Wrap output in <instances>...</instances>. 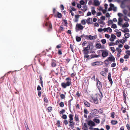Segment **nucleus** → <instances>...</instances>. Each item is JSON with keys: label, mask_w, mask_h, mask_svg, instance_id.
<instances>
[{"label": "nucleus", "mask_w": 130, "mask_h": 130, "mask_svg": "<svg viewBox=\"0 0 130 130\" xmlns=\"http://www.w3.org/2000/svg\"><path fill=\"white\" fill-rule=\"evenodd\" d=\"M66 82H63L61 83L62 87L63 88H66L67 87L69 86L72 84L71 79L69 77H67L65 79Z\"/></svg>", "instance_id": "obj_1"}, {"label": "nucleus", "mask_w": 130, "mask_h": 130, "mask_svg": "<svg viewBox=\"0 0 130 130\" xmlns=\"http://www.w3.org/2000/svg\"><path fill=\"white\" fill-rule=\"evenodd\" d=\"M130 2V0H123L121 2V7L123 8H124Z\"/></svg>", "instance_id": "obj_2"}, {"label": "nucleus", "mask_w": 130, "mask_h": 130, "mask_svg": "<svg viewBox=\"0 0 130 130\" xmlns=\"http://www.w3.org/2000/svg\"><path fill=\"white\" fill-rule=\"evenodd\" d=\"M99 52H102V55L103 57H106L108 55V51L106 50H101L99 51Z\"/></svg>", "instance_id": "obj_3"}, {"label": "nucleus", "mask_w": 130, "mask_h": 130, "mask_svg": "<svg viewBox=\"0 0 130 130\" xmlns=\"http://www.w3.org/2000/svg\"><path fill=\"white\" fill-rule=\"evenodd\" d=\"M97 86L98 89L99 90L102 96V92L100 91V89L102 87V84L101 82L98 79H96Z\"/></svg>", "instance_id": "obj_4"}, {"label": "nucleus", "mask_w": 130, "mask_h": 130, "mask_svg": "<svg viewBox=\"0 0 130 130\" xmlns=\"http://www.w3.org/2000/svg\"><path fill=\"white\" fill-rule=\"evenodd\" d=\"M84 28L83 26L80 24H77L76 26V32L78 31L79 30H82Z\"/></svg>", "instance_id": "obj_5"}, {"label": "nucleus", "mask_w": 130, "mask_h": 130, "mask_svg": "<svg viewBox=\"0 0 130 130\" xmlns=\"http://www.w3.org/2000/svg\"><path fill=\"white\" fill-rule=\"evenodd\" d=\"M93 100L94 102L96 104H97L98 102V95L96 94H95L92 97Z\"/></svg>", "instance_id": "obj_6"}, {"label": "nucleus", "mask_w": 130, "mask_h": 130, "mask_svg": "<svg viewBox=\"0 0 130 130\" xmlns=\"http://www.w3.org/2000/svg\"><path fill=\"white\" fill-rule=\"evenodd\" d=\"M108 79L111 85H112L113 83V82L111 77V74L109 72L108 76Z\"/></svg>", "instance_id": "obj_7"}, {"label": "nucleus", "mask_w": 130, "mask_h": 130, "mask_svg": "<svg viewBox=\"0 0 130 130\" xmlns=\"http://www.w3.org/2000/svg\"><path fill=\"white\" fill-rule=\"evenodd\" d=\"M87 46L90 50H92L93 48V44L92 42L89 43Z\"/></svg>", "instance_id": "obj_8"}, {"label": "nucleus", "mask_w": 130, "mask_h": 130, "mask_svg": "<svg viewBox=\"0 0 130 130\" xmlns=\"http://www.w3.org/2000/svg\"><path fill=\"white\" fill-rule=\"evenodd\" d=\"M116 36L113 34H112L111 35V37L110 38V40L112 42L113 41L116 39Z\"/></svg>", "instance_id": "obj_9"}, {"label": "nucleus", "mask_w": 130, "mask_h": 130, "mask_svg": "<svg viewBox=\"0 0 130 130\" xmlns=\"http://www.w3.org/2000/svg\"><path fill=\"white\" fill-rule=\"evenodd\" d=\"M88 124L89 125L91 126H94L95 124V123L93 121L90 120L88 122Z\"/></svg>", "instance_id": "obj_10"}, {"label": "nucleus", "mask_w": 130, "mask_h": 130, "mask_svg": "<svg viewBox=\"0 0 130 130\" xmlns=\"http://www.w3.org/2000/svg\"><path fill=\"white\" fill-rule=\"evenodd\" d=\"M109 6L110 7H112V10H113L114 12H116L117 10V8L116 7H115L113 4H110Z\"/></svg>", "instance_id": "obj_11"}, {"label": "nucleus", "mask_w": 130, "mask_h": 130, "mask_svg": "<svg viewBox=\"0 0 130 130\" xmlns=\"http://www.w3.org/2000/svg\"><path fill=\"white\" fill-rule=\"evenodd\" d=\"M108 60L110 61L114 62L115 60V59L114 57L112 56L108 57Z\"/></svg>", "instance_id": "obj_12"}, {"label": "nucleus", "mask_w": 130, "mask_h": 130, "mask_svg": "<svg viewBox=\"0 0 130 130\" xmlns=\"http://www.w3.org/2000/svg\"><path fill=\"white\" fill-rule=\"evenodd\" d=\"M100 62L98 61H96L92 62L91 63V65L93 66H99L100 65Z\"/></svg>", "instance_id": "obj_13"}, {"label": "nucleus", "mask_w": 130, "mask_h": 130, "mask_svg": "<svg viewBox=\"0 0 130 130\" xmlns=\"http://www.w3.org/2000/svg\"><path fill=\"white\" fill-rule=\"evenodd\" d=\"M97 38V36L96 35H95L93 36H92L91 35L89 36V39L93 40L96 39Z\"/></svg>", "instance_id": "obj_14"}, {"label": "nucleus", "mask_w": 130, "mask_h": 130, "mask_svg": "<svg viewBox=\"0 0 130 130\" xmlns=\"http://www.w3.org/2000/svg\"><path fill=\"white\" fill-rule=\"evenodd\" d=\"M91 12L92 14L93 15H94L96 13V12L95 10V8L94 7H91Z\"/></svg>", "instance_id": "obj_15"}, {"label": "nucleus", "mask_w": 130, "mask_h": 130, "mask_svg": "<svg viewBox=\"0 0 130 130\" xmlns=\"http://www.w3.org/2000/svg\"><path fill=\"white\" fill-rule=\"evenodd\" d=\"M89 53V52H83L84 54V57L85 58H89L90 56L88 55V54Z\"/></svg>", "instance_id": "obj_16"}, {"label": "nucleus", "mask_w": 130, "mask_h": 130, "mask_svg": "<svg viewBox=\"0 0 130 130\" xmlns=\"http://www.w3.org/2000/svg\"><path fill=\"white\" fill-rule=\"evenodd\" d=\"M94 5L95 6H98L100 4V3L98 0H94Z\"/></svg>", "instance_id": "obj_17"}, {"label": "nucleus", "mask_w": 130, "mask_h": 130, "mask_svg": "<svg viewBox=\"0 0 130 130\" xmlns=\"http://www.w3.org/2000/svg\"><path fill=\"white\" fill-rule=\"evenodd\" d=\"M87 7L86 6L84 5L83 6L81 10L84 12L87 10Z\"/></svg>", "instance_id": "obj_18"}, {"label": "nucleus", "mask_w": 130, "mask_h": 130, "mask_svg": "<svg viewBox=\"0 0 130 130\" xmlns=\"http://www.w3.org/2000/svg\"><path fill=\"white\" fill-rule=\"evenodd\" d=\"M90 50V49L87 46V47L84 48V49L83 50V52H89V50Z\"/></svg>", "instance_id": "obj_19"}, {"label": "nucleus", "mask_w": 130, "mask_h": 130, "mask_svg": "<svg viewBox=\"0 0 130 130\" xmlns=\"http://www.w3.org/2000/svg\"><path fill=\"white\" fill-rule=\"evenodd\" d=\"M121 31L124 32L125 33L126 32H129V29L127 28H125V29H122L121 30Z\"/></svg>", "instance_id": "obj_20"}, {"label": "nucleus", "mask_w": 130, "mask_h": 130, "mask_svg": "<svg viewBox=\"0 0 130 130\" xmlns=\"http://www.w3.org/2000/svg\"><path fill=\"white\" fill-rule=\"evenodd\" d=\"M129 24L128 22H125L124 24L122 25V27L123 28L127 27H128Z\"/></svg>", "instance_id": "obj_21"}, {"label": "nucleus", "mask_w": 130, "mask_h": 130, "mask_svg": "<svg viewBox=\"0 0 130 130\" xmlns=\"http://www.w3.org/2000/svg\"><path fill=\"white\" fill-rule=\"evenodd\" d=\"M56 61L55 60H53L52 61L51 63V66L53 67H55L56 66Z\"/></svg>", "instance_id": "obj_22"}, {"label": "nucleus", "mask_w": 130, "mask_h": 130, "mask_svg": "<svg viewBox=\"0 0 130 130\" xmlns=\"http://www.w3.org/2000/svg\"><path fill=\"white\" fill-rule=\"evenodd\" d=\"M75 123L73 122L72 123H70L69 124V126H70L71 129H73L74 128V126Z\"/></svg>", "instance_id": "obj_23"}, {"label": "nucleus", "mask_w": 130, "mask_h": 130, "mask_svg": "<svg viewBox=\"0 0 130 130\" xmlns=\"http://www.w3.org/2000/svg\"><path fill=\"white\" fill-rule=\"evenodd\" d=\"M96 47L97 48H100L102 46L101 44L100 43H97L96 45Z\"/></svg>", "instance_id": "obj_24"}, {"label": "nucleus", "mask_w": 130, "mask_h": 130, "mask_svg": "<svg viewBox=\"0 0 130 130\" xmlns=\"http://www.w3.org/2000/svg\"><path fill=\"white\" fill-rule=\"evenodd\" d=\"M75 120L76 121H79L78 116L77 115L75 114L74 118Z\"/></svg>", "instance_id": "obj_25"}, {"label": "nucleus", "mask_w": 130, "mask_h": 130, "mask_svg": "<svg viewBox=\"0 0 130 130\" xmlns=\"http://www.w3.org/2000/svg\"><path fill=\"white\" fill-rule=\"evenodd\" d=\"M93 120L95 122L98 123H99L100 122V120L98 119L94 118L93 119Z\"/></svg>", "instance_id": "obj_26"}, {"label": "nucleus", "mask_w": 130, "mask_h": 130, "mask_svg": "<svg viewBox=\"0 0 130 130\" xmlns=\"http://www.w3.org/2000/svg\"><path fill=\"white\" fill-rule=\"evenodd\" d=\"M91 19L90 18H88L86 20L87 23L88 24H92V23L91 22Z\"/></svg>", "instance_id": "obj_27"}, {"label": "nucleus", "mask_w": 130, "mask_h": 130, "mask_svg": "<svg viewBox=\"0 0 130 130\" xmlns=\"http://www.w3.org/2000/svg\"><path fill=\"white\" fill-rule=\"evenodd\" d=\"M76 41L78 42L80 41L81 40V38L80 37L77 36L76 37Z\"/></svg>", "instance_id": "obj_28"}, {"label": "nucleus", "mask_w": 130, "mask_h": 130, "mask_svg": "<svg viewBox=\"0 0 130 130\" xmlns=\"http://www.w3.org/2000/svg\"><path fill=\"white\" fill-rule=\"evenodd\" d=\"M111 123L112 124L115 125L118 122L117 121L113 120L111 121Z\"/></svg>", "instance_id": "obj_29"}, {"label": "nucleus", "mask_w": 130, "mask_h": 130, "mask_svg": "<svg viewBox=\"0 0 130 130\" xmlns=\"http://www.w3.org/2000/svg\"><path fill=\"white\" fill-rule=\"evenodd\" d=\"M85 105L87 107H89L90 106V104L87 101H85L84 102Z\"/></svg>", "instance_id": "obj_30"}, {"label": "nucleus", "mask_w": 130, "mask_h": 130, "mask_svg": "<svg viewBox=\"0 0 130 130\" xmlns=\"http://www.w3.org/2000/svg\"><path fill=\"white\" fill-rule=\"evenodd\" d=\"M116 50L118 53H121L122 52V50L119 48H116Z\"/></svg>", "instance_id": "obj_31"}, {"label": "nucleus", "mask_w": 130, "mask_h": 130, "mask_svg": "<svg viewBox=\"0 0 130 130\" xmlns=\"http://www.w3.org/2000/svg\"><path fill=\"white\" fill-rule=\"evenodd\" d=\"M100 74L101 75L105 77L106 76V73L103 71L101 72Z\"/></svg>", "instance_id": "obj_32"}, {"label": "nucleus", "mask_w": 130, "mask_h": 130, "mask_svg": "<svg viewBox=\"0 0 130 130\" xmlns=\"http://www.w3.org/2000/svg\"><path fill=\"white\" fill-rule=\"evenodd\" d=\"M111 27L113 28H117V27L116 25V24H112L111 26Z\"/></svg>", "instance_id": "obj_33"}, {"label": "nucleus", "mask_w": 130, "mask_h": 130, "mask_svg": "<svg viewBox=\"0 0 130 130\" xmlns=\"http://www.w3.org/2000/svg\"><path fill=\"white\" fill-rule=\"evenodd\" d=\"M57 17L59 18H61L62 17L61 14L58 12H57Z\"/></svg>", "instance_id": "obj_34"}, {"label": "nucleus", "mask_w": 130, "mask_h": 130, "mask_svg": "<svg viewBox=\"0 0 130 130\" xmlns=\"http://www.w3.org/2000/svg\"><path fill=\"white\" fill-rule=\"evenodd\" d=\"M109 61L108 59H106L105 60L104 62L106 66L108 65L109 64Z\"/></svg>", "instance_id": "obj_35"}, {"label": "nucleus", "mask_w": 130, "mask_h": 130, "mask_svg": "<svg viewBox=\"0 0 130 130\" xmlns=\"http://www.w3.org/2000/svg\"><path fill=\"white\" fill-rule=\"evenodd\" d=\"M123 100L124 101V102L125 103H126V94L124 93L123 94Z\"/></svg>", "instance_id": "obj_36"}, {"label": "nucleus", "mask_w": 130, "mask_h": 130, "mask_svg": "<svg viewBox=\"0 0 130 130\" xmlns=\"http://www.w3.org/2000/svg\"><path fill=\"white\" fill-rule=\"evenodd\" d=\"M45 26H48V25H49V27L50 28H52V25L50 23H46L45 24Z\"/></svg>", "instance_id": "obj_37"}, {"label": "nucleus", "mask_w": 130, "mask_h": 130, "mask_svg": "<svg viewBox=\"0 0 130 130\" xmlns=\"http://www.w3.org/2000/svg\"><path fill=\"white\" fill-rule=\"evenodd\" d=\"M60 97L62 99H64L65 98V96L63 94H61L60 95Z\"/></svg>", "instance_id": "obj_38"}, {"label": "nucleus", "mask_w": 130, "mask_h": 130, "mask_svg": "<svg viewBox=\"0 0 130 130\" xmlns=\"http://www.w3.org/2000/svg\"><path fill=\"white\" fill-rule=\"evenodd\" d=\"M124 20L128 22L129 21V19L128 18L126 17L125 16L124 17Z\"/></svg>", "instance_id": "obj_39"}, {"label": "nucleus", "mask_w": 130, "mask_h": 130, "mask_svg": "<svg viewBox=\"0 0 130 130\" xmlns=\"http://www.w3.org/2000/svg\"><path fill=\"white\" fill-rule=\"evenodd\" d=\"M47 109L48 112H51L52 110V107H49L47 108Z\"/></svg>", "instance_id": "obj_40"}, {"label": "nucleus", "mask_w": 130, "mask_h": 130, "mask_svg": "<svg viewBox=\"0 0 130 130\" xmlns=\"http://www.w3.org/2000/svg\"><path fill=\"white\" fill-rule=\"evenodd\" d=\"M69 117V119L73 120V115L71 114H70Z\"/></svg>", "instance_id": "obj_41"}, {"label": "nucleus", "mask_w": 130, "mask_h": 130, "mask_svg": "<svg viewBox=\"0 0 130 130\" xmlns=\"http://www.w3.org/2000/svg\"><path fill=\"white\" fill-rule=\"evenodd\" d=\"M129 33H126L124 34L125 37L126 38H128L129 37Z\"/></svg>", "instance_id": "obj_42"}, {"label": "nucleus", "mask_w": 130, "mask_h": 130, "mask_svg": "<svg viewBox=\"0 0 130 130\" xmlns=\"http://www.w3.org/2000/svg\"><path fill=\"white\" fill-rule=\"evenodd\" d=\"M124 47L126 50L128 49L129 48V46L127 45H125L124 46Z\"/></svg>", "instance_id": "obj_43"}, {"label": "nucleus", "mask_w": 130, "mask_h": 130, "mask_svg": "<svg viewBox=\"0 0 130 130\" xmlns=\"http://www.w3.org/2000/svg\"><path fill=\"white\" fill-rule=\"evenodd\" d=\"M123 12L125 15H126L128 11L126 9H124L123 10Z\"/></svg>", "instance_id": "obj_44"}, {"label": "nucleus", "mask_w": 130, "mask_h": 130, "mask_svg": "<svg viewBox=\"0 0 130 130\" xmlns=\"http://www.w3.org/2000/svg\"><path fill=\"white\" fill-rule=\"evenodd\" d=\"M107 29L108 30L107 32H111L112 31V29L109 27L107 28Z\"/></svg>", "instance_id": "obj_45"}, {"label": "nucleus", "mask_w": 130, "mask_h": 130, "mask_svg": "<svg viewBox=\"0 0 130 130\" xmlns=\"http://www.w3.org/2000/svg\"><path fill=\"white\" fill-rule=\"evenodd\" d=\"M101 42L103 44H105L106 42V40L105 39H103L101 40Z\"/></svg>", "instance_id": "obj_46"}, {"label": "nucleus", "mask_w": 130, "mask_h": 130, "mask_svg": "<svg viewBox=\"0 0 130 130\" xmlns=\"http://www.w3.org/2000/svg\"><path fill=\"white\" fill-rule=\"evenodd\" d=\"M126 40H125L124 39H122L121 40H119V41L121 43H122V44L124 43L125 41H126Z\"/></svg>", "instance_id": "obj_47"}, {"label": "nucleus", "mask_w": 130, "mask_h": 130, "mask_svg": "<svg viewBox=\"0 0 130 130\" xmlns=\"http://www.w3.org/2000/svg\"><path fill=\"white\" fill-rule=\"evenodd\" d=\"M60 106L61 107H63L64 106V103L62 102H61L59 104Z\"/></svg>", "instance_id": "obj_48"}, {"label": "nucleus", "mask_w": 130, "mask_h": 130, "mask_svg": "<svg viewBox=\"0 0 130 130\" xmlns=\"http://www.w3.org/2000/svg\"><path fill=\"white\" fill-rule=\"evenodd\" d=\"M80 5H84L85 3V2L84 0H82L80 1Z\"/></svg>", "instance_id": "obj_49"}, {"label": "nucleus", "mask_w": 130, "mask_h": 130, "mask_svg": "<svg viewBox=\"0 0 130 130\" xmlns=\"http://www.w3.org/2000/svg\"><path fill=\"white\" fill-rule=\"evenodd\" d=\"M121 110L122 111L123 113H125V112L126 108H124L123 107H122L121 108Z\"/></svg>", "instance_id": "obj_50"}, {"label": "nucleus", "mask_w": 130, "mask_h": 130, "mask_svg": "<svg viewBox=\"0 0 130 130\" xmlns=\"http://www.w3.org/2000/svg\"><path fill=\"white\" fill-rule=\"evenodd\" d=\"M72 100H69V101H68V105L69 106V108H70L71 107V101Z\"/></svg>", "instance_id": "obj_51"}, {"label": "nucleus", "mask_w": 130, "mask_h": 130, "mask_svg": "<svg viewBox=\"0 0 130 130\" xmlns=\"http://www.w3.org/2000/svg\"><path fill=\"white\" fill-rule=\"evenodd\" d=\"M88 124L87 123H85L84 125L83 126V127L85 128H88Z\"/></svg>", "instance_id": "obj_52"}, {"label": "nucleus", "mask_w": 130, "mask_h": 130, "mask_svg": "<svg viewBox=\"0 0 130 130\" xmlns=\"http://www.w3.org/2000/svg\"><path fill=\"white\" fill-rule=\"evenodd\" d=\"M81 23L83 25H85L86 24V21L85 20H82Z\"/></svg>", "instance_id": "obj_53"}, {"label": "nucleus", "mask_w": 130, "mask_h": 130, "mask_svg": "<svg viewBox=\"0 0 130 130\" xmlns=\"http://www.w3.org/2000/svg\"><path fill=\"white\" fill-rule=\"evenodd\" d=\"M110 49L112 53H114L115 52V48L114 47H111Z\"/></svg>", "instance_id": "obj_54"}, {"label": "nucleus", "mask_w": 130, "mask_h": 130, "mask_svg": "<svg viewBox=\"0 0 130 130\" xmlns=\"http://www.w3.org/2000/svg\"><path fill=\"white\" fill-rule=\"evenodd\" d=\"M117 36H118V37H119L121 35V32H117Z\"/></svg>", "instance_id": "obj_55"}, {"label": "nucleus", "mask_w": 130, "mask_h": 130, "mask_svg": "<svg viewBox=\"0 0 130 130\" xmlns=\"http://www.w3.org/2000/svg\"><path fill=\"white\" fill-rule=\"evenodd\" d=\"M98 22L100 24H103L104 23V22L102 21L101 20L99 19L98 20Z\"/></svg>", "instance_id": "obj_56"}, {"label": "nucleus", "mask_w": 130, "mask_h": 130, "mask_svg": "<svg viewBox=\"0 0 130 130\" xmlns=\"http://www.w3.org/2000/svg\"><path fill=\"white\" fill-rule=\"evenodd\" d=\"M125 53L127 54L128 55L130 56V51L129 50H127L125 51Z\"/></svg>", "instance_id": "obj_57"}, {"label": "nucleus", "mask_w": 130, "mask_h": 130, "mask_svg": "<svg viewBox=\"0 0 130 130\" xmlns=\"http://www.w3.org/2000/svg\"><path fill=\"white\" fill-rule=\"evenodd\" d=\"M108 23L109 24H112L113 23V21L111 20H109L108 21Z\"/></svg>", "instance_id": "obj_58"}, {"label": "nucleus", "mask_w": 130, "mask_h": 130, "mask_svg": "<svg viewBox=\"0 0 130 130\" xmlns=\"http://www.w3.org/2000/svg\"><path fill=\"white\" fill-rule=\"evenodd\" d=\"M118 16L119 17H122L123 16V15L121 13H119L118 14Z\"/></svg>", "instance_id": "obj_59"}, {"label": "nucleus", "mask_w": 130, "mask_h": 130, "mask_svg": "<svg viewBox=\"0 0 130 130\" xmlns=\"http://www.w3.org/2000/svg\"><path fill=\"white\" fill-rule=\"evenodd\" d=\"M67 116L66 115H64L62 116V118L64 119H66L67 118Z\"/></svg>", "instance_id": "obj_60"}, {"label": "nucleus", "mask_w": 130, "mask_h": 130, "mask_svg": "<svg viewBox=\"0 0 130 130\" xmlns=\"http://www.w3.org/2000/svg\"><path fill=\"white\" fill-rule=\"evenodd\" d=\"M63 122L65 125H67L68 123V121L67 120H64Z\"/></svg>", "instance_id": "obj_61"}, {"label": "nucleus", "mask_w": 130, "mask_h": 130, "mask_svg": "<svg viewBox=\"0 0 130 130\" xmlns=\"http://www.w3.org/2000/svg\"><path fill=\"white\" fill-rule=\"evenodd\" d=\"M116 65V63L114 62L112 63L111 65V67H114Z\"/></svg>", "instance_id": "obj_62"}, {"label": "nucleus", "mask_w": 130, "mask_h": 130, "mask_svg": "<svg viewBox=\"0 0 130 130\" xmlns=\"http://www.w3.org/2000/svg\"><path fill=\"white\" fill-rule=\"evenodd\" d=\"M77 7L79 8H81L82 6L81 5L79 4H77Z\"/></svg>", "instance_id": "obj_63"}, {"label": "nucleus", "mask_w": 130, "mask_h": 130, "mask_svg": "<svg viewBox=\"0 0 130 130\" xmlns=\"http://www.w3.org/2000/svg\"><path fill=\"white\" fill-rule=\"evenodd\" d=\"M126 126L128 130H130V127L128 124H127Z\"/></svg>", "instance_id": "obj_64"}]
</instances>
